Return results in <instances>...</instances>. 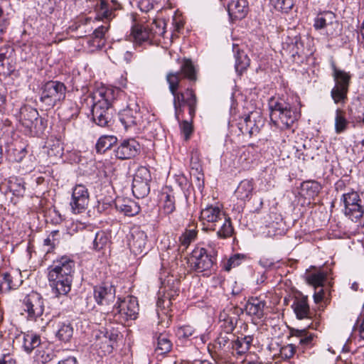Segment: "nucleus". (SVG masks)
Segmentation results:
<instances>
[{"label": "nucleus", "instance_id": "10", "mask_svg": "<svg viewBox=\"0 0 364 364\" xmlns=\"http://www.w3.org/2000/svg\"><path fill=\"white\" fill-rule=\"evenodd\" d=\"M115 316H118L119 322L124 323L129 320H134L139 314L137 299L132 296H127L123 299L119 298L115 305Z\"/></svg>", "mask_w": 364, "mask_h": 364}, {"label": "nucleus", "instance_id": "61", "mask_svg": "<svg viewBox=\"0 0 364 364\" xmlns=\"http://www.w3.org/2000/svg\"><path fill=\"white\" fill-rule=\"evenodd\" d=\"M274 261L271 258L262 257L259 259V264L265 269H272L274 266Z\"/></svg>", "mask_w": 364, "mask_h": 364}, {"label": "nucleus", "instance_id": "29", "mask_svg": "<svg viewBox=\"0 0 364 364\" xmlns=\"http://www.w3.org/2000/svg\"><path fill=\"white\" fill-rule=\"evenodd\" d=\"M198 236V230L196 227H189L186 228L184 232L179 237L178 242L179 247L182 249L183 251L186 250L189 245L193 242Z\"/></svg>", "mask_w": 364, "mask_h": 364}, {"label": "nucleus", "instance_id": "4", "mask_svg": "<svg viewBox=\"0 0 364 364\" xmlns=\"http://www.w3.org/2000/svg\"><path fill=\"white\" fill-rule=\"evenodd\" d=\"M200 219L203 224H211L210 228L215 230L219 226L217 235L220 238H227L232 236L234 229L231 220L227 217L225 213L217 206H208L200 212Z\"/></svg>", "mask_w": 364, "mask_h": 364}, {"label": "nucleus", "instance_id": "53", "mask_svg": "<svg viewBox=\"0 0 364 364\" xmlns=\"http://www.w3.org/2000/svg\"><path fill=\"white\" fill-rule=\"evenodd\" d=\"M296 347L293 344L283 346L279 349V355L282 359H289L294 356Z\"/></svg>", "mask_w": 364, "mask_h": 364}, {"label": "nucleus", "instance_id": "64", "mask_svg": "<svg viewBox=\"0 0 364 364\" xmlns=\"http://www.w3.org/2000/svg\"><path fill=\"white\" fill-rule=\"evenodd\" d=\"M0 364H16L15 360L9 354L0 358Z\"/></svg>", "mask_w": 364, "mask_h": 364}, {"label": "nucleus", "instance_id": "46", "mask_svg": "<svg viewBox=\"0 0 364 364\" xmlns=\"http://www.w3.org/2000/svg\"><path fill=\"white\" fill-rule=\"evenodd\" d=\"M112 14V11L109 9L108 3L105 0H101L100 6L97 7L95 18L99 21L110 19Z\"/></svg>", "mask_w": 364, "mask_h": 364}, {"label": "nucleus", "instance_id": "62", "mask_svg": "<svg viewBox=\"0 0 364 364\" xmlns=\"http://www.w3.org/2000/svg\"><path fill=\"white\" fill-rule=\"evenodd\" d=\"M108 31V26H101L96 28L93 32V36L96 38H102L105 33Z\"/></svg>", "mask_w": 364, "mask_h": 364}, {"label": "nucleus", "instance_id": "8", "mask_svg": "<svg viewBox=\"0 0 364 364\" xmlns=\"http://www.w3.org/2000/svg\"><path fill=\"white\" fill-rule=\"evenodd\" d=\"M66 87L59 81H48L43 87L40 100L46 109H51L65 97Z\"/></svg>", "mask_w": 364, "mask_h": 364}, {"label": "nucleus", "instance_id": "27", "mask_svg": "<svg viewBox=\"0 0 364 364\" xmlns=\"http://www.w3.org/2000/svg\"><path fill=\"white\" fill-rule=\"evenodd\" d=\"M265 301L257 297L250 298L245 305V311L247 314L260 318L264 315Z\"/></svg>", "mask_w": 364, "mask_h": 364}, {"label": "nucleus", "instance_id": "24", "mask_svg": "<svg viewBox=\"0 0 364 364\" xmlns=\"http://www.w3.org/2000/svg\"><path fill=\"white\" fill-rule=\"evenodd\" d=\"M255 114L251 113L242 118L238 124L240 131L242 134L252 136L259 132V126L257 123Z\"/></svg>", "mask_w": 364, "mask_h": 364}, {"label": "nucleus", "instance_id": "52", "mask_svg": "<svg viewBox=\"0 0 364 364\" xmlns=\"http://www.w3.org/2000/svg\"><path fill=\"white\" fill-rule=\"evenodd\" d=\"M195 333V329L189 326H183L177 328L176 335L179 339L188 338Z\"/></svg>", "mask_w": 364, "mask_h": 364}, {"label": "nucleus", "instance_id": "23", "mask_svg": "<svg viewBox=\"0 0 364 364\" xmlns=\"http://www.w3.org/2000/svg\"><path fill=\"white\" fill-rule=\"evenodd\" d=\"M109 109L98 105H92L91 112L93 122L102 127L109 126L112 118L108 112Z\"/></svg>", "mask_w": 364, "mask_h": 364}, {"label": "nucleus", "instance_id": "30", "mask_svg": "<svg viewBox=\"0 0 364 364\" xmlns=\"http://www.w3.org/2000/svg\"><path fill=\"white\" fill-rule=\"evenodd\" d=\"M110 237L108 232L103 230L97 231L92 241V249L96 251L107 249L109 246Z\"/></svg>", "mask_w": 364, "mask_h": 364}, {"label": "nucleus", "instance_id": "32", "mask_svg": "<svg viewBox=\"0 0 364 364\" xmlns=\"http://www.w3.org/2000/svg\"><path fill=\"white\" fill-rule=\"evenodd\" d=\"M58 326L56 337L58 340L65 343L70 341L73 335V328L71 323L68 322L59 323Z\"/></svg>", "mask_w": 364, "mask_h": 364}, {"label": "nucleus", "instance_id": "1", "mask_svg": "<svg viewBox=\"0 0 364 364\" xmlns=\"http://www.w3.org/2000/svg\"><path fill=\"white\" fill-rule=\"evenodd\" d=\"M75 272V262L63 256L53 262L48 268L49 285L57 296L67 295L71 289Z\"/></svg>", "mask_w": 364, "mask_h": 364}, {"label": "nucleus", "instance_id": "49", "mask_svg": "<svg viewBox=\"0 0 364 364\" xmlns=\"http://www.w3.org/2000/svg\"><path fill=\"white\" fill-rule=\"evenodd\" d=\"M305 279L309 285L316 289L318 287V269L314 267L307 269L305 273Z\"/></svg>", "mask_w": 364, "mask_h": 364}, {"label": "nucleus", "instance_id": "59", "mask_svg": "<svg viewBox=\"0 0 364 364\" xmlns=\"http://www.w3.org/2000/svg\"><path fill=\"white\" fill-rule=\"evenodd\" d=\"M181 129L185 135L186 139H188L192 133V125L187 121H183L181 124Z\"/></svg>", "mask_w": 364, "mask_h": 364}, {"label": "nucleus", "instance_id": "19", "mask_svg": "<svg viewBox=\"0 0 364 364\" xmlns=\"http://www.w3.org/2000/svg\"><path fill=\"white\" fill-rule=\"evenodd\" d=\"M248 10L247 0H231L228 4V12L231 21L245 18Z\"/></svg>", "mask_w": 364, "mask_h": 364}, {"label": "nucleus", "instance_id": "39", "mask_svg": "<svg viewBox=\"0 0 364 364\" xmlns=\"http://www.w3.org/2000/svg\"><path fill=\"white\" fill-rule=\"evenodd\" d=\"M250 60L244 51H238L235 55V70L241 74L250 65Z\"/></svg>", "mask_w": 364, "mask_h": 364}, {"label": "nucleus", "instance_id": "15", "mask_svg": "<svg viewBox=\"0 0 364 364\" xmlns=\"http://www.w3.org/2000/svg\"><path fill=\"white\" fill-rule=\"evenodd\" d=\"M119 119L125 129L140 126L143 122V117L139 105L132 102L119 113Z\"/></svg>", "mask_w": 364, "mask_h": 364}, {"label": "nucleus", "instance_id": "38", "mask_svg": "<svg viewBox=\"0 0 364 364\" xmlns=\"http://www.w3.org/2000/svg\"><path fill=\"white\" fill-rule=\"evenodd\" d=\"M178 294V290H171L165 292L159 296L157 301V307L163 310L168 309L172 305V301L174 300L175 295Z\"/></svg>", "mask_w": 364, "mask_h": 364}, {"label": "nucleus", "instance_id": "37", "mask_svg": "<svg viewBox=\"0 0 364 364\" xmlns=\"http://www.w3.org/2000/svg\"><path fill=\"white\" fill-rule=\"evenodd\" d=\"M348 122L346 118L345 112L337 109L335 117V131L337 134L345 132L348 127Z\"/></svg>", "mask_w": 364, "mask_h": 364}, {"label": "nucleus", "instance_id": "20", "mask_svg": "<svg viewBox=\"0 0 364 364\" xmlns=\"http://www.w3.org/2000/svg\"><path fill=\"white\" fill-rule=\"evenodd\" d=\"M161 209L164 214L169 215L176 210L175 193L172 188L166 186L160 193Z\"/></svg>", "mask_w": 364, "mask_h": 364}, {"label": "nucleus", "instance_id": "7", "mask_svg": "<svg viewBox=\"0 0 364 364\" xmlns=\"http://www.w3.org/2000/svg\"><path fill=\"white\" fill-rule=\"evenodd\" d=\"M119 336V331L111 326L94 331L92 346L95 350H100L99 353L110 354L113 351Z\"/></svg>", "mask_w": 364, "mask_h": 364}, {"label": "nucleus", "instance_id": "22", "mask_svg": "<svg viewBox=\"0 0 364 364\" xmlns=\"http://www.w3.org/2000/svg\"><path fill=\"white\" fill-rule=\"evenodd\" d=\"M330 284L328 278L326 274L324 273V269L320 267V311L323 310L326 306L331 301V289L330 287H325V284Z\"/></svg>", "mask_w": 364, "mask_h": 364}, {"label": "nucleus", "instance_id": "50", "mask_svg": "<svg viewBox=\"0 0 364 364\" xmlns=\"http://www.w3.org/2000/svg\"><path fill=\"white\" fill-rule=\"evenodd\" d=\"M337 22L326 23V19L320 18V34L323 33L325 31L327 36H333L336 34L335 31V26H338Z\"/></svg>", "mask_w": 364, "mask_h": 364}, {"label": "nucleus", "instance_id": "58", "mask_svg": "<svg viewBox=\"0 0 364 364\" xmlns=\"http://www.w3.org/2000/svg\"><path fill=\"white\" fill-rule=\"evenodd\" d=\"M12 50L9 46H4L0 48V65H4V62L9 57Z\"/></svg>", "mask_w": 364, "mask_h": 364}, {"label": "nucleus", "instance_id": "25", "mask_svg": "<svg viewBox=\"0 0 364 364\" xmlns=\"http://www.w3.org/2000/svg\"><path fill=\"white\" fill-rule=\"evenodd\" d=\"M115 206L119 212L127 216H134L140 210L137 203L129 198H117L115 201Z\"/></svg>", "mask_w": 364, "mask_h": 364}, {"label": "nucleus", "instance_id": "16", "mask_svg": "<svg viewBox=\"0 0 364 364\" xmlns=\"http://www.w3.org/2000/svg\"><path fill=\"white\" fill-rule=\"evenodd\" d=\"M118 90L112 87L102 86L96 89L92 94V105L110 108L114 100L116 99V95Z\"/></svg>", "mask_w": 364, "mask_h": 364}, {"label": "nucleus", "instance_id": "43", "mask_svg": "<svg viewBox=\"0 0 364 364\" xmlns=\"http://www.w3.org/2000/svg\"><path fill=\"white\" fill-rule=\"evenodd\" d=\"M271 5L277 11L288 13L294 5V0H269Z\"/></svg>", "mask_w": 364, "mask_h": 364}, {"label": "nucleus", "instance_id": "60", "mask_svg": "<svg viewBox=\"0 0 364 364\" xmlns=\"http://www.w3.org/2000/svg\"><path fill=\"white\" fill-rule=\"evenodd\" d=\"M85 228L84 224L78 222H73L68 227V233L73 235L75 232H77L79 230L83 229Z\"/></svg>", "mask_w": 364, "mask_h": 364}, {"label": "nucleus", "instance_id": "36", "mask_svg": "<svg viewBox=\"0 0 364 364\" xmlns=\"http://www.w3.org/2000/svg\"><path fill=\"white\" fill-rule=\"evenodd\" d=\"M117 142V138L112 135L102 136L96 144V150L99 153H104L110 149Z\"/></svg>", "mask_w": 364, "mask_h": 364}, {"label": "nucleus", "instance_id": "34", "mask_svg": "<svg viewBox=\"0 0 364 364\" xmlns=\"http://www.w3.org/2000/svg\"><path fill=\"white\" fill-rule=\"evenodd\" d=\"M286 51L288 52L292 61L297 62L304 53V45L301 41L296 40L287 46Z\"/></svg>", "mask_w": 364, "mask_h": 364}, {"label": "nucleus", "instance_id": "12", "mask_svg": "<svg viewBox=\"0 0 364 364\" xmlns=\"http://www.w3.org/2000/svg\"><path fill=\"white\" fill-rule=\"evenodd\" d=\"M230 333H225V334H220L217 338V343L220 348H225L227 346L229 348L231 346L232 353L238 355H242L247 352L252 342V338L251 336H245L242 338H237L235 340H230L229 334Z\"/></svg>", "mask_w": 364, "mask_h": 364}, {"label": "nucleus", "instance_id": "5", "mask_svg": "<svg viewBox=\"0 0 364 364\" xmlns=\"http://www.w3.org/2000/svg\"><path fill=\"white\" fill-rule=\"evenodd\" d=\"M165 33V23L162 21L154 20L150 24L135 23L131 30L129 40L135 44L141 45L143 43H151L158 36Z\"/></svg>", "mask_w": 364, "mask_h": 364}, {"label": "nucleus", "instance_id": "31", "mask_svg": "<svg viewBox=\"0 0 364 364\" xmlns=\"http://www.w3.org/2000/svg\"><path fill=\"white\" fill-rule=\"evenodd\" d=\"M41 345V337L33 333L28 332L23 336V348L24 350L30 353L36 348H39Z\"/></svg>", "mask_w": 364, "mask_h": 364}, {"label": "nucleus", "instance_id": "3", "mask_svg": "<svg viewBox=\"0 0 364 364\" xmlns=\"http://www.w3.org/2000/svg\"><path fill=\"white\" fill-rule=\"evenodd\" d=\"M272 122L280 129H287L297 119L298 114L282 99L272 97L268 103Z\"/></svg>", "mask_w": 364, "mask_h": 364}, {"label": "nucleus", "instance_id": "26", "mask_svg": "<svg viewBox=\"0 0 364 364\" xmlns=\"http://www.w3.org/2000/svg\"><path fill=\"white\" fill-rule=\"evenodd\" d=\"M254 182L252 179H245L237 186L235 194L237 199L245 201L249 200L253 193Z\"/></svg>", "mask_w": 364, "mask_h": 364}, {"label": "nucleus", "instance_id": "6", "mask_svg": "<svg viewBox=\"0 0 364 364\" xmlns=\"http://www.w3.org/2000/svg\"><path fill=\"white\" fill-rule=\"evenodd\" d=\"M188 263L191 269L208 275L215 270L216 259L204 247L196 246L188 257Z\"/></svg>", "mask_w": 364, "mask_h": 364}, {"label": "nucleus", "instance_id": "51", "mask_svg": "<svg viewBox=\"0 0 364 364\" xmlns=\"http://www.w3.org/2000/svg\"><path fill=\"white\" fill-rule=\"evenodd\" d=\"M133 181L148 182L151 181L149 170L145 166H140L137 168L134 176Z\"/></svg>", "mask_w": 364, "mask_h": 364}, {"label": "nucleus", "instance_id": "55", "mask_svg": "<svg viewBox=\"0 0 364 364\" xmlns=\"http://www.w3.org/2000/svg\"><path fill=\"white\" fill-rule=\"evenodd\" d=\"M236 318L232 317L226 320L225 322L221 323L220 326L221 328H224L225 333H230L234 330L236 325Z\"/></svg>", "mask_w": 364, "mask_h": 364}, {"label": "nucleus", "instance_id": "35", "mask_svg": "<svg viewBox=\"0 0 364 364\" xmlns=\"http://www.w3.org/2000/svg\"><path fill=\"white\" fill-rule=\"evenodd\" d=\"M150 191L149 183L148 182L133 181L132 193L137 198H143L146 196Z\"/></svg>", "mask_w": 364, "mask_h": 364}, {"label": "nucleus", "instance_id": "44", "mask_svg": "<svg viewBox=\"0 0 364 364\" xmlns=\"http://www.w3.org/2000/svg\"><path fill=\"white\" fill-rule=\"evenodd\" d=\"M290 333L292 336L300 338V343L302 345H309L313 340V335L309 334L306 329L290 328Z\"/></svg>", "mask_w": 364, "mask_h": 364}, {"label": "nucleus", "instance_id": "9", "mask_svg": "<svg viewBox=\"0 0 364 364\" xmlns=\"http://www.w3.org/2000/svg\"><path fill=\"white\" fill-rule=\"evenodd\" d=\"M344 214L352 221H358L364 215V194L352 191L345 193L341 198Z\"/></svg>", "mask_w": 364, "mask_h": 364}, {"label": "nucleus", "instance_id": "54", "mask_svg": "<svg viewBox=\"0 0 364 364\" xmlns=\"http://www.w3.org/2000/svg\"><path fill=\"white\" fill-rule=\"evenodd\" d=\"M16 284L13 283L11 276L8 274H4L3 281L1 283L0 288L1 291H7L15 289L16 287Z\"/></svg>", "mask_w": 364, "mask_h": 364}, {"label": "nucleus", "instance_id": "11", "mask_svg": "<svg viewBox=\"0 0 364 364\" xmlns=\"http://www.w3.org/2000/svg\"><path fill=\"white\" fill-rule=\"evenodd\" d=\"M90 201V193L83 184H77L72 189L70 207L72 213L80 214L87 208Z\"/></svg>", "mask_w": 364, "mask_h": 364}, {"label": "nucleus", "instance_id": "13", "mask_svg": "<svg viewBox=\"0 0 364 364\" xmlns=\"http://www.w3.org/2000/svg\"><path fill=\"white\" fill-rule=\"evenodd\" d=\"M23 306V311L27 313V318L31 321H36L44 311L43 299L36 291H33L25 296Z\"/></svg>", "mask_w": 364, "mask_h": 364}, {"label": "nucleus", "instance_id": "21", "mask_svg": "<svg viewBox=\"0 0 364 364\" xmlns=\"http://www.w3.org/2000/svg\"><path fill=\"white\" fill-rule=\"evenodd\" d=\"M291 308L298 319H304L309 317L310 309L306 296H296L291 304Z\"/></svg>", "mask_w": 364, "mask_h": 364}, {"label": "nucleus", "instance_id": "33", "mask_svg": "<svg viewBox=\"0 0 364 364\" xmlns=\"http://www.w3.org/2000/svg\"><path fill=\"white\" fill-rule=\"evenodd\" d=\"M333 77L335 80V86L338 87H342L348 90L350 81V75L349 73L334 68L333 70Z\"/></svg>", "mask_w": 364, "mask_h": 364}, {"label": "nucleus", "instance_id": "17", "mask_svg": "<svg viewBox=\"0 0 364 364\" xmlns=\"http://www.w3.org/2000/svg\"><path fill=\"white\" fill-rule=\"evenodd\" d=\"M115 287L109 283H102L94 287L93 295L95 301L100 306H107L115 299Z\"/></svg>", "mask_w": 364, "mask_h": 364}, {"label": "nucleus", "instance_id": "48", "mask_svg": "<svg viewBox=\"0 0 364 364\" xmlns=\"http://www.w3.org/2000/svg\"><path fill=\"white\" fill-rule=\"evenodd\" d=\"M53 358V353L49 349L46 350L40 346L36 351V359L38 362L45 364L50 361Z\"/></svg>", "mask_w": 364, "mask_h": 364}, {"label": "nucleus", "instance_id": "63", "mask_svg": "<svg viewBox=\"0 0 364 364\" xmlns=\"http://www.w3.org/2000/svg\"><path fill=\"white\" fill-rule=\"evenodd\" d=\"M140 9L144 12H148L153 9V5L148 0L141 1L139 4Z\"/></svg>", "mask_w": 364, "mask_h": 364}, {"label": "nucleus", "instance_id": "40", "mask_svg": "<svg viewBox=\"0 0 364 364\" xmlns=\"http://www.w3.org/2000/svg\"><path fill=\"white\" fill-rule=\"evenodd\" d=\"M9 188L14 196H23L25 193V183L22 178H13L9 181Z\"/></svg>", "mask_w": 364, "mask_h": 364}, {"label": "nucleus", "instance_id": "47", "mask_svg": "<svg viewBox=\"0 0 364 364\" xmlns=\"http://www.w3.org/2000/svg\"><path fill=\"white\" fill-rule=\"evenodd\" d=\"M171 347L172 343L168 338L163 335L159 336L156 350L159 354H164L169 352Z\"/></svg>", "mask_w": 364, "mask_h": 364}, {"label": "nucleus", "instance_id": "56", "mask_svg": "<svg viewBox=\"0 0 364 364\" xmlns=\"http://www.w3.org/2000/svg\"><path fill=\"white\" fill-rule=\"evenodd\" d=\"M59 235L58 230H53L50 232L48 237L44 240V245L47 246H50L51 248H53L56 244H58V241L55 239V236Z\"/></svg>", "mask_w": 364, "mask_h": 364}, {"label": "nucleus", "instance_id": "14", "mask_svg": "<svg viewBox=\"0 0 364 364\" xmlns=\"http://www.w3.org/2000/svg\"><path fill=\"white\" fill-rule=\"evenodd\" d=\"M127 242L131 251L136 255L146 254L149 250L147 235L138 226H134L131 228L127 236Z\"/></svg>", "mask_w": 364, "mask_h": 364}, {"label": "nucleus", "instance_id": "42", "mask_svg": "<svg viewBox=\"0 0 364 364\" xmlns=\"http://www.w3.org/2000/svg\"><path fill=\"white\" fill-rule=\"evenodd\" d=\"M181 73L191 81L196 80V73L191 60H185L181 67Z\"/></svg>", "mask_w": 364, "mask_h": 364}, {"label": "nucleus", "instance_id": "41", "mask_svg": "<svg viewBox=\"0 0 364 364\" xmlns=\"http://www.w3.org/2000/svg\"><path fill=\"white\" fill-rule=\"evenodd\" d=\"M246 259V256L243 254H235L231 256L226 262L223 264V269L229 272L232 268H235L241 264Z\"/></svg>", "mask_w": 364, "mask_h": 364}, {"label": "nucleus", "instance_id": "45", "mask_svg": "<svg viewBox=\"0 0 364 364\" xmlns=\"http://www.w3.org/2000/svg\"><path fill=\"white\" fill-rule=\"evenodd\" d=\"M348 90L346 89L334 86V87L331 90V95L336 104H345L348 99Z\"/></svg>", "mask_w": 364, "mask_h": 364}, {"label": "nucleus", "instance_id": "28", "mask_svg": "<svg viewBox=\"0 0 364 364\" xmlns=\"http://www.w3.org/2000/svg\"><path fill=\"white\" fill-rule=\"evenodd\" d=\"M37 109L31 107H23L21 109L20 122L26 128L31 129L33 123L38 119Z\"/></svg>", "mask_w": 364, "mask_h": 364}, {"label": "nucleus", "instance_id": "18", "mask_svg": "<svg viewBox=\"0 0 364 364\" xmlns=\"http://www.w3.org/2000/svg\"><path fill=\"white\" fill-rule=\"evenodd\" d=\"M139 144L134 139H124L114 150L117 159L125 160L135 157L139 151Z\"/></svg>", "mask_w": 364, "mask_h": 364}, {"label": "nucleus", "instance_id": "2", "mask_svg": "<svg viewBox=\"0 0 364 364\" xmlns=\"http://www.w3.org/2000/svg\"><path fill=\"white\" fill-rule=\"evenodd\" d=\"M180 73H168L166 80L168 83L169 90L173 96V106L175 117L178 122L180 121V114L183 112L182 107L187 105L189 108V114L195 115L196 107V97L192 90L187 89L185 92H177L181 80Z\"/></svg>", "mask_w": 364, "mask_h": 364}, {"label": "nucleus", "instance_id": "57", "mask_svg": "<svg viewBox=\"0 0 364 364\" xmlns=\"http://www.w3.org/2000/svg\"><path fill=\"white\" fill-rule=\"evenodd\" d=\"M79 113V109L75 103H71L70 107L65 111V115L67 119L75 118Z\"/></svg>", "mask_w": 364, "mask_h": 364}]
</instances>
